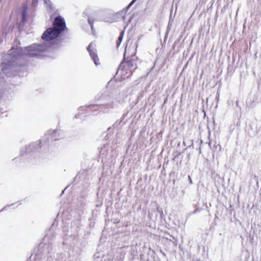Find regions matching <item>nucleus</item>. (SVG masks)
I'll return each mask as SVG.
<instances>
[{
  "label": "nucleus",
  "instance_id": "nucleus-1",
  "mask_svg": "<svg viewBox=\"0 0 261 261\" xmlns=\"http://www.w3.org/2000/svg\"><path fill=\"white\" fill-rule=\"evenodd\" d=\"M47 49L44 43L33 44L23 48L21 47H13L10 50V56L13 62L27 57H37Z\"/></svg>",
  "mask_w": 261,
  "mask_h": 261
},
{
  "label": "nucleus",
  "instance_id": "nucleus-2",
  "mask_svg": "<svg viewBox=\"0 0 261 261\" xmlns=\"http://www.w3.org/2000/svg\"><path fill=\"white\" fill-rule=\"evenodd\" d=\"M66 23L63 17H57L54 21L52 28L46 30L42 35V39L44 41H49L58 37L65 29Z\"/></svg>",
  "mask_w": 261,
  "mask_h": 261
},
{
  "label": "nucleus",
  "instance_id": "nucleus-3",
  "mask_svg": "<svg viewBox=\"0 0 261 261\" xmlns=\"http://www.w3.org/2000/svg\"><path fill=\"white\" fill-rule=\"evenodd\" d=\"M60 134V130H49L40 140L39 143L35 142L30 144L28 146H25L21 150V153L23 154L24 152L29 153L33 151L35 149H38L41 147V144H46L50 141H54L59 139Z\"/></svg>",
  "mask_w": 261,
  "mask_h": 261
},
{
  "label": "nucleus",
  "instance_id": "nucleus-4",
  "mask_svg": "<svg viewBox=\"0 0 261 261\" xmlns=\"http://www.w3.org/2000/svg\"><path fill=\"white\" fill-rule=\"evenodd\" d=\"M101 102L99 103L98 105L96 106H89L88 107H81L79 108V111H83L86 109H88L89 110L92 111H96L97 110L102 109L100 106H105L107 107V109H110L113 108V100L110 96L103 97L101 99Z\"/></svg>",
  "mask_w": 261,
  "mask_h": 261
},
{
  "label": "nucleus",
  "instance_id": "nucleus-5",
  "mask_svg": "<svg viewBox=\"0 0 261 261\" xmlns=\"http://www.w3.org/2000/svg\"><path fill=\"white\" fill-rule=\"evenodd\" d=\"M52 251V248H49L48 245H45L42 251V254L36 253L32 254L30 257L29 261H46V258H48L49 254Z\"/></svg>",
  "mask_w": 261,
  "mask_h": 261
},
{
  "label": "nucleus",
  "instance_id": "nucleus-6",
  "mask_svg": "<svg viewBox=\"0 0 261 261\" xmlns=\"http://www.w3.org/2000/svg\"><path fill=\"white\" fill-rule=\"evenodd\" d=\"M94 44L91 43L87 47V50L90 54V56L93 61L94 64L97 66L100 64L99 58L97 56L96 50L94 48Z\"/></svg>",
  "mask_w": 261,
  "mask_h": 261
},
{
  "label": "nucleus",
  "instance_id": "nucleus-7",
  "mask_svg": "<svg viewBox=\"0 0 261 261\" xmlns=\"http://www.w3.org/2000/svg\"><path fill=\"white\" fill-rule=\"evenodd\" d=\"M27 7L26 6H23L22 10V22H24L27 20Z\"/></svg>",
  "mask_w": 261,
  "mask_h": 261
},
{
  "label": "nucleus",
  "instance_id": "nucleus-8",
  "mask_svg": "<svg viewBox=\"0 0 261 261\" xmlns=\"http://www.w3.org/2000/svg\"><path fill=\"white\" fill-rule=\"evenodd\" d=\"M124 35V31H122L118 38V40L117 41V46H119V45L120 44L121 42L122 41L123 37Z\"/></svg>",
  "mask_w": 261,
  "mask_h": 261
},
{
  "label": "nucleus",
  "instance_id": "nucleus-9",
  "mask_svg": "<svg viewBox=\"0 0 261 261\" xmlns=\"http://www.w3.org/2000/svg\"><path fill=\"white\" fill-rule=\"evenodd\" d=\"M45 3L46 4L47 7L50 10H53V8L52 7L51 3L50 0H44Z\"/></svg>",
  "mask_w": 261,
  "mask_h": 261
},
{
  "label": "nucleus",
  "instance_id": "nucleus-10",
  "mask_svg": "<svg viewBox=\"0 0 261 261\" xmlns=\"http://www.w3.org/2000/svg\"><path fill=\"white\" fill-rule=\"evenodd\" d=\"M88 22L91 26V28L92 29L93 27V21L91 19H88Z\"/></svg>",
  "mask_w": 261,
  "mask_h": 261
},
{
  "label": "nucleus",
  "instance_id": "nucleus-11",
  "mask_svg": "<svg viewBox=\"0 0 261 261\" xmlns=\"http://www.w3.org/2000/svg\"><path fill=\"white\" fill-rule=\"evenodd\" d=\"M137 1V0H133L128 5V8L131 7Z\"/></svg>",
  "mask_w": 261,
  "mask_h": 261
},
{
  "label": "nucleus",
  "instance_id": "nucleus-12",
  "mask_svg": "<svg viewBox=\"0 0 261 261\" xmlns=\"http://www.w3.org/2000/svg\"><path fill=\"white\" fill-rule=\"evenodd\" d=\"M102 258L100 257H97L94 259V261H102Z\"/></svg>",
  "mask_w": 261,
  "mask_h": 261
},
{
  "label": "nucleus",
  "instance_id": "nucleus-13",
  "mask_svg": "<svg viewBox=\"0 0 261 261\" xmlns=\"http://www.w3.org/2000/svg\"><path fill=\"white\" fill-rule=\"evenodd\" d=\"M188 178H189L190 184H192L193 182L192 180V178L190 175L188 176Z\"/></svg>",
  "mask_w": 261,
  "mask_h": 261
},
{
  "label": "nucleus",
  "instance_id": "nucleus-14",
  "mask_svg": "<svg viewBox=\"0 0 261 261\" xmlns=\"http://www.w3.org/2000/svg\"><path fill=\"white\" fill-rule=\"evenodd\" d=\"M8 206H6L5 207H4L3 208H2L1 211H0V213L2 211H3L4 210H6V207H8Z\"/></svg>",
  "mask_w": 261,
  "mask_h": 261
},
{
  "label": "nucleus",
  "instance_id": "nucleus-15",
  "mask_svg": "<svg viewBox=\"0 0 261 261\" xmlns=\"http://www.w3.org/2000/svg\"><path fill=\"white\" fill-rule=\"evenodd\" d=\"M197 210H195L194 211H193V212L191 213V214H195L196 213H197Z\"/></svg>",
  "mask_w": 261,
  "mask_h": 261
},
{
  "label": "nucleus",
  "instance_id": "nucleus-16",
  "mask_svg": "<svg viewBox=\"0 0 261 261\" xmlns=\"http://www.w3.org/2000/svg\"><path fill=\"white\" fill-rule=\"evenodd\" d=\"M79 115H76L75 116V118H79Z\"/></svg>",
  "mask_w": 261,
  "mask_h": 261
},
{
  "label": "nucleus",
  "instance_id": "nucleus-17",
  "mask_svg": "<svg viewBox=\"0 0 261 261\" xmlns=\"http://www.w3.org/2000/svg\"><path fill=\"white\" fill-rule=\"evenodd\" d=\"M39 249H40V248L41 247V245H39Z\"/></svg>",
  "mask_w": 261,
  "mask_h": 261
}]
</instances>
